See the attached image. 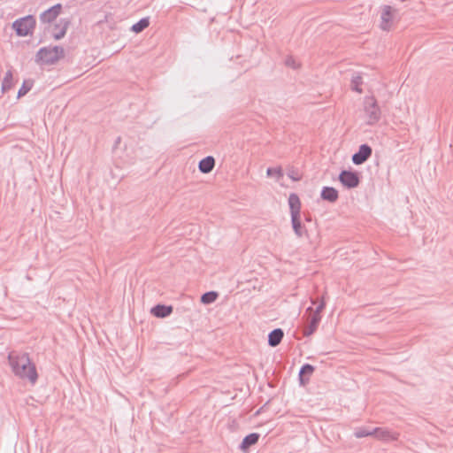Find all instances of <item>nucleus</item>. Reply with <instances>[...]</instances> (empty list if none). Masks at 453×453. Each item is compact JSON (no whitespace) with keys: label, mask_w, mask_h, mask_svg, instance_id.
Returning a JSON list of instances; mask_svg holds the SVG:
<instances>
[{"label":"nucleus","mask_w":453,"mask_h":453,"mask_svg":"<svg viewBox=\"0 0 453 453\" xmlns=\"http://www.w3.org/2000/svg\"><path fill=\"white\" fill-rule=\"evenodd\" d=\"M9 365L12 372L22 380H27L32 384L37 381L38 374L35 365L32 364L27 353L10 352Z\"/></svg>","instance_id":"nucleus-1"},{"label":"nucleus","mask_w":453,"mask_h":453,"mask_svg":"<svg viewBox=\"0 0 453 453\" xmlns=\"http://www.w3.org/2000/svg\"><path fill=\"white\" fill-rule=\"evenodd\" d=\"M288 205L291 215V225L295 234L297 237H303L307 231L301 222V201L296 193H291L288 196Z\"/></svg>","instance_id":"nucleus-2"},{"label":"nucleus","mask_w":453,"mask_h":453,"mask_svg":"<svg viewBox=\"0 0 453 453\" xmlns=\"http://www.w3.org/2000/svg\"><path fill=\"white\" fill-rule=\"evenodd\" d=\"M65 50L61 46L42 47L35 55V62L45 65H52L64 58Z\"/></svg>","instance_id":"nucleus-3"},{"label":"nucleus","mask_w":453,"mask_h":453,"mask_svg":"<svg viewBox=\"0 0 453 453\" xmlns=\"http://www.w3.org/2000/svg\"><path fill=\"white\" fill-rule=\"evenodd\" d=\"M35 25L36 20L35 17L33 15H27L17 19L12 23V29L18 36L24 37L33 34Z\"/></svg>","instance_id":"nucleus-4"},{"label":"nucleus","mask_w":453,"mask_h":453,"mask_svg":"<svg viewBox=\"0 0 453 453\" xmlns=\"http://www.w3.org/2000/svg\"><path fill=\"white\" fill-rule=\"evenodd\" d=\"M365 112L368 125L372 126L380 119L381 111L373 96L365 98Z\"/></svg>","instance_id":"nucleus-5"},{"label":"nucleus","mask_w":453,"mask_h":453,"mask_svg":"<svg viewBox=\"0 0 453 453\" xmlns=\"http://www.w3.org/2000/svg\"><path fill=\"white\" fill-rule=\"evenodd\" d=\"M339 180L347 188H357L360 182L358 173L350 170H342L339 174Z\"/></svg>","instance_id":"nucleus-6"},{"label":"nucleus","mask_w":453,"mask_h":453,"mask_svg":"<svg viewBox=\"0 0 453 453\" xmlns=\"http://www.w3.org/2000/svg\"><path fill=\"white\" fill-rule=\"evenodd\" d=\"M373 436L382 441H396L399 439V434L387 427L372 428Z\"/></svg>","instance_id":"nucleus-7"},{"label":"nucleus","mask_w":453,"mask_h":453,"mask_svg":"<svg viewBox=\"0 0 453 453\" xmlns=\"http://www.w3.org/2000/svg\"><path fill=\"white\" fill-rule=\"evenodd\" d=\"M372 150L370 145L364 143L358 148V150L352 155V162L356 165H360L366 162L372 156Z\"/></svg>","instance_id":"nucleus-8"},{"label":"nucleus","mask_w":453,"mask_h":453,"mask_svg":"<svg viewBox=\"0 0 453 453\" xmlns=\"http://www.w3.org/2000/svg\"><path fill=\"white\" fill-rule=\"evenodd\" d=\"M62 9V5L60 4H57L46 11L42 12L40 15V21L42 23H51L54 21L57 17L59 15Z\"/></svg>","instance_id":"nucleus-9"},{"label":"nucleus","mask_w":453,"mask_h":453,"mask_svg":"<svg viewBox=\"0 0 453 453\" xmlns=\"http://www.w3.org/2000/svg\"><path fill=\"white\" fill-rule=\"evenodd\" d=\"M69 27V21L65 19H60L58 23H56L52 28L51 35L55 40L62 39L67 31Z\"/></svg>","instance_id":"nucleus-10"},{"label":"nucleus","mask_w":453,"mask_h":453,"mask_svg":"<svg viewBox=\"0 0 453 453\" xmlns=\"http://www.w3.org/2000/svg\"><path fill=\"white\" fill-rule=\"evenodd\" d=\"M395 10L389 5H384L381 12V25L380 27L383 30H388L390 27L391 21L393 19V12Z\"/></svg>","instance_id":"nucleus-11"},{"label":"nucleus","mask_w":453,"mask_h":453,"mask_svg":"<svg viewBox=\"0 0 453 453\" xmlns=\"http://www.w3.org/2000/svg\"><path fill=\"white\" fill-rule=\"evenodd\" d=\"M308 325L303 328V335L308 337L311 335L318 328L319 324L321 320V316L318 314H310Z\"/></svg>","instance_id":"nucleus-12"},{"label":"nucleus","mask_w":453,"mask_h":453,"mask_svg":"<svg viewBox=\"0 0 453 453\" xmlns=\"http://www.w3.org/2000/svg\"><path fill=\"white\" fill-rule=\"evenodd\" d=\"M150 312L156 318H166L173 312V307L171 305H165L158 303L151 308Z\"/></svg>","instance_id":"nucleus-13"},{"label":"nucleus","mask_w":453,"mask_h":453,"mask_svg":"<svg viewBox=\"0 0 453 453\" xmlns=\"http://www.w3.org/2000/svg\"><path fill=\"white\" fill-rule=\"evenodd\" d=\"M320 197L329 203H334L339 197V193L336 188L326 186L322 188Z\"/></svg>","instance_id":"nucleus-14"},{"label":"nucleus","mask_w":453,"mask_h":453,"mask_svg":"<svg viewBox=\"0 0 453 453\" xmlns=\"http://www.w3.org/2000/svg\"><path fill=\"white\" fill-rule=\"evenodd\" d=\"M314 371L315 367L313 365L310 364L303 365L298 373L300 385H305L309 381V377L313 373Z\"/></svg>","instance_id":"nucleus-15"},{"label":"nucleus","mask_w":453,"mask_h":453,"mask_svg":"<svg viewBox=\"0 0 453 453\" xmlns=\"http://www.w3.org/2000/svg\"><path fill=\"white\" fill-rule=\"evenodd\" d=\"M259 436L260 435L257 433H251L246 435L242 439L239 449L243 452H247L251 446L255 445L258 441Z\"/></svg>","instance_id":"nucleus-16"},{"label":"nucleus","mask_w":453,"mask_h":453,"mask_svg":"<svg viewBox=\"0 0 453 453\" xmlns=\"http://www.w3.org/2000/svg\"><path fill=\"white\" fill-rule=\"evenodd\" d=\"M215 166V159L212 156H207L198 163V169L202 173H211Z\"/></svg>","instance_id":"nucleus-17"},{"label":"nucleus","mask_w":453,"mask_h":453,"mask_svg":"<svg viewBox=\"0 0 453 453\" xmlns=\"http://www.w3.org/2000/svg\"><path fill=\"white\" fill-rule=\"evenodd\" d=\"M284 337V332L281 328H275L268 334V345L271 347L278 346Z\"/></svg>","instance_id":"nucleus-18"},{"label":"nucleus","mask_w":453,"mask_h":453,"mask_svg":"<svg viewBox=\"0 0 453 453\" xmlns=\"http://www.w3.org/2000/svg\"><path fill=\"white\" fill-rule=\"evenodd\" d=\"M363 83V80L361 75L358 73H355L350 81V88L353 91L361 94L363 92V89L361 88V85Z\"/></svg>","instance_id":"nucleus-19"},{"label":"nucleus","mask_w":453,"mask_h":453,"mask_svg":"<svg viewBox=\"0 0 453 453\" xmlns=\"http://www.w3.org/2000/svg\"><path fill=\"white\" fill-rule=\"evenodd\" d=\"M150 25V18L145 17L141 19L138 22L134 23L131 27V31L134 32L135 34L141 33L145 28H147Z\"/></svg>","instance_id":"nucleus-20"},{"label":"nucleus","mask_w":453,"mask_h":453,"mask_svg":"<svg viewBox=\"0 0 453 453\" xmlns=\"http://www.w3.org/2000/svg\"><path fill=\"white\" fill-rule=\"evenodd\" d=\"M218 296L219 294L216 291H208L201 296V302L203 304H211L217 300Z\"/></svg>","instance_id":"nucleus-21"},{"label":"nucleus","mask_w":453,"mask_h":453,"mask_svg":"<svg viewBox=\"0 0 453 453\" xmlns=\"http://www.w3.org/2000/svg\"><path fill=\"white\" fill-rule=\"evenodd\" d=\"M12 80H13V76H12V71H7L5 73V75L3 79V81H2V90L3 92H6L8 90H10L12 87Z\"/></svg>","instance_id":"nucleus-22"},{"label":"nucleus","mask_w":453,"mask_h":453,"mask_svg":"<svg viewBox=\"0 0 453 453\" xmlns=\"http://www.w3.org/2000/svg\"><path fill=\"white\" fill-rule=\"evenodd\" d=\"M266 175L268 177H275L277 180H280L281 178H283L284 173L280 166L268 167L266 170Z\"/></svg>","instance_id":"nucleus-23"},{"label":"nucleus","mask_w":453,"mask_h":453,"mask_svg":"<svg viewBox=\"0 0 453 453\" xmlns=\"http://www.w3.org/2000/svg\"><path fill=\"white\" fill-rule=\"evenodd\" d=\"M372 429H369L365 426L357 427L354 431V436L357 439L367 436H373Z\"/></svg>","instance_id":"nucleus-24"},{"label":"nucleus","mask_w":453,"mask_h":453,"mask_svg":"<svg viewBox=\"0 0 453 453\" xmlns=\"http://www.w3.org/2000/svg\"><path fill=\"white\" fill-rule=\"evenodd\" d=\"M33 82L31 81H24L22 86L18 91V97L25 96L28 91L31 90Z\"/></svg>","instance_id":"nucleus-25"},{"label":"nucleus","mask_w":453,"mask_h":453,"mask_svg":"<svg viewBox=\"0 0 453 453\" xmlns=\"http://www.w3.org/2000/svg\"><path fill=\"white\" fill-rule=\"evenodd\" d=\"M326 307V302L324 301V298L320 301L319 304L316 307L315 310L311 306L308 307L306 309V312L309 314H318L320 315V312L325 309Z\"/></svg>","instance_id":"nucleus-26"},{"label":"nucleus","mask_w":453,"mask_h":453,"mask_svg":"<svg viewBox=\"0 0 453 453\" xmlns=\"http://www.w3.org/2000/svg\"><path fill=\"white\" fill-rule=\"evenodd\" d=\"M285 65L288 67H291L293 69H297L299 67V64L296 62V60L289 56L285 60Z\"/></svg>","instance_id":"nucleus-27"},{"label":"nucleus","mask_w":453,"mask_h":453,"mask_svg":"<svg viewBox=\"0 0 453 453\" xmlns=\"http://www.w3.org/2000/svg\"><path fill=\"white\" fill-rule=\"evenodd\" d=\"M119 142H120V137H118V138L116 139L115 144L117 145V144H119Z\"/></svg>","instance_id":"nucleus-28"},{"label":"nucleus","mask_w":453,"mask_h":453,"mask_svg":"<svg viewBox=\"0 0 453 453\" xmlns=\"http://www.w3.org/2000/svg\"><path fill=\"white\" fill-rule=\"evenodd\" d=\"M289 177H290L292 180H298L297 178H295V177H294V174L289 175Z\"/></svg>","instance_id":"nucleus-29"},{"label":"nucleus","mask_w":453,"mask_h":453,"mask_svg":"<svg viewBox=\"0 0 453 453\" xmlns=\"http://www.w3.org/2000/svg\"><path fill=\"white\" fill-rule=\"evenodd\" d=\"M311 303L315 304V301L313 299H311Z\"/></svg>","instance_id":"nucleus-30"}]
</instances>
